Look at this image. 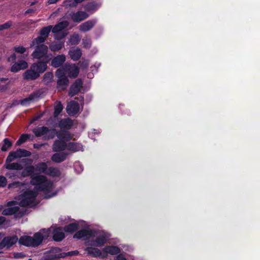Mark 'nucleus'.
I'll return each instance as SVG.
<instances>
[{
  "mask_svg": "<svg viewBox=\"0 0 260 260\" xmlns=\"http://www.w3.org/2000/svg\"><path fill=\"white\" fill-rule=\"evenodd\" d=\"M31 66L39 76L44 73L47 69V62L43 61H38L33 63Z\"/></svg>",
  "mask_w": 260,
  "mask_h": 260,
  "instance_id": "nucleus-15",
  "label": "nucleus"
},
{
  "mask_svg": "<svg viewBox=\"0 0 260 260\" xmlns=\"http://www.w3.org/2000/svg\"><path fill=\"white\" fill-rule=\"evenodd\" d=\"M45 39L42 36L38 37L32 40L30 47L35 46L36 49L32 53L31 56L36 59H41L47 56L48 48L44 44Z\"/></svg>",
  "mask_w": 260,
  "mask_h": 260,
  "instance_id": "nucleus-4",
  "label": "nucleus"
},
{
  "mask_svg": "<svg viewBox=\"0 0 260 260\" xmlns=\"http://www.w3.org/2000/svg\"><path fill=\"white\" fill-rule=\"evenodd\" d=\"M51 228L43 229L35 233L32 237L29 236H21L18 242L20 244L29 247H37L40 245L44 240L47 239L51 236Z\"/></svg>",
  "mask_w": 260,
  "mask_h": 260,
  "instance_id": "nucleus-2",
  "label": "nucleus"
},
{
  "mask_svg": "<svg viewBox=\"0 0 260 260\" xmlns=\"http://www.w3.org/2000/svg\"><path fill=\"white\" fill-rule=\"evenodd\" d=\"M55 76L58 78L57 81V88L60 90L67 88L69 84V79L67 76L62 72V70H57Z\"/></svg>",
  "mask_w": 260,
  "mask_h": 260,
  "instance_id": "nucleus-9",
  "label": "nucleus"
},
{
  "mask_svg": "<svg viewBox=\"0 0 260 260\" xmlns=\"http://www.w3.org/2000/svg\"><path fill=\"white\" fill-rule=\"evenodd\" d=\"M15 151H11L9 153L7 156L5 164H10L13 161L14 159L18 158Z\"/></svg>",
  "mask_w": 260,
  "mask_h": 260,
  "instance_id": "nucleus-40",
  "label": "nucleus"
},
{
  "mask_svg": "<svg viewBox=\"0 0 260 260\" xmlns=\"http://www.w3.org/2000/svg\"><path fill=\"white\" fill-rule=\"evenodd\" d=\"M24 256V254L23 253H17L14 254V257L15 258H18L22 257Z\"/></svg>",
  "mask_w": 260,
  "mask_h": 260,
  "instance_id": "nucleus-56",
  "label": "nucleus"
},
{
  "mask_svg": "<svg viewBox=\"0 0 260 260\" xmlns=\"http://www.w3.org/2000/svg\"><path fill=\"white\" fill-rule=\"evenodd\" d=\"M69 55L72 59L77 60L80 58L82 53L79 48L73 47L70 50Z\"/></svg>",
  "mask_w": 260,
  "mask_h": 260,
  "instance_id": "nucleus-28",
  "label": "nucleus"
},
{
  "mask_svg": "<svg viewBox=\"0 0 260 260\" xmlns=\"http://www.w3.org/2000/svg\"><path fill=\"white\" fill-rule=\"evenodd\" d=\"M29 166L25 167L21 172V176L23 177L30 176V183L32 185L38 186V188L43 191L45 193V198H50L56 194V192H52L53 189V184L52 182L48 180L46 177L41 175H35V166L28 164Z\"/></svg>",
  "mask_w": 260,
  "mask_h": 260,
  "instance_id": "nucleus-1",
  "label": "nucleus"
},
{
  "mask_svg": "<svg viewBox=\"0 0 260 260\" xmlns=\"http://www.w3.org/2000/svg\"><path fill=\"white\" fill-rule=\"evenodd\" d=\"M120 252L119 248L115 246H108L103 248L104 254L103 257H106L108 254L111 255H115L119 253Z\"/></svg>",
  "mask_w": 260,
  "mask_h": 260,
  "instance_id": "nucleus-20",
  "label": "nucleus"
},
{
  "mask_svg": "<svg viewBox=\"0 0 260 260\" xmlns=\"http://www.w3.org/2000/svg\"><path fill=\"white\" fill-rule=\"evenodd\" d=\"M78 253H79V252L77 250L72 251L68 252L67 253L65 252L66 256L76 255H77Z\"/></svg>",
  "mask_w": 260,
  "mask_h": 260,
  "instance_id": "nucleus-52",
  "label": "nucleus"
},
{
  "mask_svg": "<svg viewBox=\"0 0 260 260\" xmlns=\"http://www.w3.org/2000/svg\"><path fill=\"white\" fill-rule=\"evenodd\" d=\"M58 70H62L66 76L68 75L70 78H72L77 77L79 72V69L75 64L66 63Z\"/></svg>",
  "mask_w": 260,
  "mask_h": 260,
  "instance_id": "nucleus-8",
  "label": "nucleus"
},
{
  "mask_svg": "<svg viewBox=\"0 0 260 260\" xmlns=\"http://www.w3.org/2000/svg\"><path fill=\"white\" fill-rule=\"evenodd\" d=\"M59 139L55 141L53 144L52 149L54 152H59L67 149L68 144L67 142L71 139V136L68 133L56 134Z\"/></svg>",
  "mask_w": 260,
  "mask_h": 260,
  "instance_id": "nucleus-6",
  "label": "nucleus"
},
{
  "mask_svg": "<svg viewBox=\"0 0 260 260\" xmlns=\"http://www.w3.org/2000/svg\"><path fill=\"white\" fill-rule=\"evenodd\" d=\"M23 77L24 79L27 80H34L38 78L40 76L30 66V68L23 73Z\"/></svg>",
  "mask_w": 260,
  "mask_h": 260,
  "instance_id": "nucleus-19",
  "label": "nucleus"
},
{
  "mask_svg": "<svg viewBox=\"0 0 260 260\" xmlns=\"http://www.w3.org/2000/svg\"><path fill=\"white\" fill-rule=\"evenodd\" d=\"M41 190L38 186L35 187L34 190L27 189L19 197V205L23 207H32L37 204L36 197L38 195V191Z\"/></svg>",
  "mask_w": 260,
  "mask_h": 260,
  "instance_id": "nucleus-3",
  "label": "nucleus"
},
{
  "mask_svg": "<svg viewBox=\"0 0 260 260\" xmlns=\"http://www.w3.org/2000/svg\"><path fill=\"white\" fill-rule=\"evenodd\" d=\"M82 65L83 68L86 69L88 66V63L87 62H85L84 63H82Z\"/></svg>",
  "mask_w": 260,
  "mask_h": 260,
  "instance_id": "nucleus-57",
  "label": "nucleus"
},
{
  "mask_svg": "<svg viewBox=\"0 0 260 260\" xmlns=\"http://www.w3.org/2000/svg\"><path fill=\"white\" fill-rule=\"evenodd\" d=\"M62 106L60 102H57L55 103L54 106V115L55 117L58 116L62 110Z\"/></svg>",
  "mask_w": 260,
  "mask_h": 260,
  "instance_id": "nucleus-39",
  "label": "nucleus"
},
{
  "mask_svg": "<svg viewBox=\"0 0 260 260\" xmlns=\"http://www.w3.org/2000/svg\"><path fill=\"white\" fill-rule=\"evenodd\" d=\"M15 153L18 158L25 157L30 156L31 154V152L28 150L23 149H18L15 151Z\"/></svg>",
  "mask_w": 260,
  "mask_h": 260,
  "instance_id": "nucleus-32",
  "label": "nucleus"
},
{
  "mask_svg": "<svg viewBox=\"0 0 260 260\" xmlns=\"http://www.w3.org/2000/svg\"><path fill=\"white\" fill-rule=\"evenodd\" d=\"M71 20L77 23H79L87 18L89 15L87 12L82 11L77 12H71L69 14Z\"/></svg>",
  "mask_w": 260,
  "mask_h": 260,
  "instance_id": "nucleus-12",
  "label": "nucleus"
},
{
  "mask_svg": "<svg viewBox=\"0 0 260 260\" xmlns=\"http://www.w3.org/2000/svg\"><path fill=\"white\" fill-rule=\"evenodd\" d=\"M7 179L4 176H0V187H4L7 185Z\"/></svg>",
  "mask_w": 260,
  "mask_h": 260,
  "instance_id": "nucleus-48",
  "label": "nucleus"
},
{
  "mask_svg": "<svg viewBox=\"0 0 260 260\" xmlns=\"http://www.w3.org/2000/svg\"><path fill=\"white\" fill-rule=\"evenodd\" d=\"M69 25V22L67 21H63L58 23L54 27L52 26V32L55 34V38L59 40L63 38L66 36V34L61 33V34H58L62 30L64 29Z\"/></svg>",
  "mask_w": 260,
  "mask_h": 260,
  "instance_id": "nucleus-10",
  "label": "nucleus"
},
{
  "mask_svg": "<svg viewBox=\"0 0 260 260\" xmlns=\"http://www.w3.org/2000/svg\"><path fill=\"white\" fill-rule=\"evenodd\" d=\"M110 236V234L104 231L92 230V234L87 243L91 246L101 247L107 242Z\"/></svg>",
  "mask_w": 260,
  "mask_h": 260,
  "instance_id": "nucleus-5",
  "label": "nucleus"
},
{
  "mask_svg": "<svg viewBox=\"0 0 260 260\" xmlns=\"http://www.w3.org/2000/svg\"><path fill=\"white\" fill-rule=\"evenodd\" d=\"M28 67L26 61L23 60H19L15 63L11 67V71L12 72H17L20 70H24Z\"/></svg>",
  "mask_w": 260,
  "mask_h": 260,
  "instance_id": "nucleus-21",
  "label": "nucleus"
},
{
  "mask_svg": "<svg viewBox=\"0 0 260 260\" xmlns=\"http://www.w3.org/2000/svg\"><path fill=\"white\" fill-rule=\"evenodd\" d=\"M33 11H34V10H33V9H28L27 10H26V11H25V14H27V13H31V12H32Z\"/></svg>",
  "mask_w": 260,
  "mask_h": 260,
  "instance_id": "nucleus-60",
  "label": "nucleus"
},
{
  "mask_svg": "<svg viewBox=\"0 0 260 260\" xmlns=\"http://www.w3.org/2000/svg\"><path fill=\"white\" fill-rule=\"evenodd\" d=\"M3 208V206L2 205H0V210H1Z\"/></svg>",
  "mask_w": 260,
  "mask_h": 260,
  "instance_id": "nucleus-63",
  "label": "nucleus"
},
{
  "mask_svg": "<svg viewBox=\"0 0 260 260\" xmlns=\"http://www.w3.org/2000/svg\"><path fill=\"white\" fill-rule=\"evenodd\" d=\"M80 40V38L78 34H74L72 35L70 40L69 43L72 45L77 44Z\"/></svg>",
  "mask_w": 260,
  "mask_h": 260,
  "instance_id": "nucleus-42",
  "label": "nucleus"
},
{
  "mask_svg": "<svg viewBox=\"0 0 260 260\" xmlns=\"http://www.w3.org/2000/svg\"><path fill=\"white\" fill-rule=\"evenodd\" d=\"M74 167L76 171L78 173L81 172L83 170V166L80 164L79 162H76L74 165Z\"/></svg>",
  "mask_w": 260,
  "mask_h": 260,
  "instance_id": "nucleus-49",
  "label": "nucleus"
},
{
  "mask_svg": "<svg viewBox=\"0 0 260 260\" xmlns=\"http://www.w3.org/2000/svg\"><path fill=\"white\" fill-rule=\"evenodd\" d=\"M33 133L36 136H43L45 140L53 139L57 134V132L55 129H49L45 126L35 128L33 130Z\"/></svg>",
  "mask_w": 260,
  "mask_h": 260,
  "instance_id": "nucleus-7",
  "label": "nucleus"
},
{
  "mask_svg": "<svg viewBox=\"0 0 260 260\" xmlns=\"http://www.w3.org/2000/svg\"><path fill=\"white\" fill-rule=\"evenodd\" d=\"M64 45V43L62 42H53L52 43L49 47L51 51H57L60 50Z\"/></svg>",
  "mask_w": 260,
  "mask_h": 260,
  "instance_id": "nucleus-35",
  "label": "nucleus"
},
{
  "mask_svg": "<svg viewBox=\"0 0 260 260\" xmlns=\"http://www.w3.org/2000/svg\"><path fill=\"white\" fill-rule=\"evenodd\" d=\"M12 25V22L8 21L4 24L0 25V30L6 29L10 28Z\"/></svg>",
  "mask_w": 260,
  "mask_h": 260,
  "instance_id": "nucleus-47",
  "label": "nucleus"
},
{
  "mask_svg": "<svg viewBox=\"0 0 260 260\" xmlns=\"http://www.w3.org/2000/svg\"><path fill=\"white\" fill-rule=\"evenodd\" d=\"M91 44V40L89 39H84L83 40V47L88 48L90 47Z\"/></svg>",
  "mask_w": 260,
  "mask_h": 260,
  "instance_id": "nucleus-50",
  "label": "nucleus"
},
{
  "mask_svg": "<svg viewBox=\"0 0 260 260\" xmlns=\"http://www.w3.org/2000/svg\"><path fill=\"white\" fill-rule=\"evenodd\" d=\"M66 60L64 55H59L55 57L51 61V66L54 68H58L63 64Z\"/></svg>",
  "mask_w": 260,
  "mask_h": 260,
  "instance_id": "nucleus-27",
  "label": "nucleus"
},
{
  "mask_svg": "<svg viewBox=\"0 0 260 260\" xmlns=\"http://www.w3.org/2000/svg\"><path fill=\"white\" fill-rule=\"evenodd\" d=\"M46 174L52 177H56L59 176L60 174V173L59 169L57 168L47 167Z\"/></svg>",
  "mask_w": 260,
  "mask_h": 260,
  "instance_id": "nucleus-34",
  "label": "nucleus"
},
{
  "mask_svg": "<svg viewBox=\"0 0 260 260\" xmlns=\"http://www.w3.org/2000/svg\"><path fill=\"white\" fill-rule=\"evenodd\" d=\"M94 131H95L94 133H97L95 129H94Z\"/></svg>",
  "mask_w": 260,
  "mask_h": 260,
  "instance_id": "nucleus-64",
  "label": "nucleus"
},
{
  "mask_svg": "<svg viewBox=\"0 0 260 260\" xmlns=\"http://www.w3.org/2000/svg\"><path fill=\"white\" fill-rule=\"evenodd\" d=\"M6 175L10 179H15L18 178L17 174L14 172H9L6 174Z\"/></svg>",
  "mask_w": 260,
  "mask_h": 260,
  "instance_id": "nucleus-51",
  "label": "nucleus"
},
{
  "mask_svg": "<svg viewBox=\"0 0 260 260\" xmlns=\"http://www.w3.org/2000/svg\"><path fill=\"white\" fill-rule=\"evenodd\" d=\"M52 30V25H49L46 27H43L40 31V34L42 36H44V37L45 39L46 38L48 37L49 32L51 31V30Z\"/></svg>",
  "mask_w": 260,
  "mask_h": 260,
  "instance_id": "nucleus-37",
  "label": "nucleus"
},
{
  "mask_svg": "<svg viewBox=\"0 0 260 260\" xmlns=\"http://www.w3.org/2000/svg\"><path fill=\"white\" fill-rule=\"evenodd\" d=\"M85 8L87 11L93 13L96 9V7L94 4L90 3L87 4Z\"/></svg>",
  "mask_w": 260,
  "mask_h": 260,
  "instance_id": "nucleus-45",
  "label": "nucleus"
},
{
  "mask_svg": "<svg viewBox=\"0 0 260 260\" xmlns=\"http://www.w3.org/2000/svg\"><path fill=\"white\" fill-rule=\"evenodd\" d=\"M83 82L81 79H77L71 86L69 94L71 96H73L80 91L82 87Z\"/></svg>",
  "mask_w": 260,
  "mask_h": 260,
  "instance_id": "nucleus-18",
  "label": "nucleus"
},
{
  "mask_svg": "<svg viewBox=\"0 0 260 260\" xmlns=\"http://www.w3.org/2000/svg\"><path fill=\"white\" fill-rule=\"evenodd\" d=\"M24 164H31L32 159L30 158H24L21 159L19 162H11L10 164H5V167L9 170H21L23 167L21 163Z\"/></svg>",
  "mask_w": 260,
  "mask_h": 260,
  "instance_id": "nucleus-11",
  "label": "nucleus"
},
{
  "mask_svg": "<svg viewBox=\"0 0 260 260\" xmlns=\"http://www.w3.org/2000/svg\"><path fill=\"white\" fill-rule=\"evenodd\" d=\"M70 153L67 152L56 153L51 156V160L57 163L64 161Z\"/></svg>",
  "mask_w": 260,
  "mask_h": 260,
  "instance_id": "nucleus-23",
  "label": "nucleus"
},
{
  "mask_svg": "<svg viewBox=\"0 0 260 260\" xmlns=\"http://www.w3.org/2000/svg\"><path fill=\"white\" fill-rule=\"evenodd\" d=\"M29 138V135L27 134H22L17 141L16 144L17 145H20L21 144L24 143Z\"/></svg>",
  "mask_w": 260,
  "mask_h": 260,
  "instance_id": "nucleus-43",
  "label": "nucleus"
},
{
  "mask_svg": "<svg viewBox=\"0 0 260 260\" xmlns=\"http://www.w3.org/2000/svg\"><path fill=\"white\" fill-rule=\"evenodd\" d=\"M53 77V73L51 72L46 73L43 77V81L45 83H49L52 82Z\"/></svg>",
  "mask_w": 260,
  "mask_h": 260,
  "instance_id": "nucleus-41",
  "label": "nucleus"
},
{
  "mask_svg": "<svg viewBox=\"0 0 260 260\" xmlns=\"http://www.w3.org/2000/svg\"><path fill=\"white\" fill-rule=\"evenodd\" d=\"M67 150L72 152L82 150V146L79 143H69L68 144Z\"/></svg>",
  "mask_w": 260,
  "mask_h": 260,
  "instance_id": "nucleus-31",
  "label": "nucleus"
},
{
  "mask_svg": "<svg viewBox=\"0 0 260 260\" xmlns=\"http://www.w3.org/2000/svg\"><path fill=\"white\" fill-rule=\"evenodd\" d=\"M73 126V121L70 118H65L59 121L58 126L61 129H69Z\"/></svg>",
  "mask_w": 260,
  "mask_h": 260,
  "instance_id": "nucleus-25",
  "label": "nucleus"
},
{
  "mask_svg": "<svg viewBox=\"0 0 260 260\" xmlns=\"http://www.w3.org/2000/svg\"><path fill=\"white\" fill-rule=\"evenodd\" d=\"M65 257V252H62L61 249L58 247H54L49 250L45 258V260H53L56 258H63Z\"/></svg>",
  "mask_w": 260,
  "mask_h": 260,
  "instance_id": "nucleus-13",
  "label": "nucleus"
},
{
  "mask_svg": "<svg viewBox=\"0 0 260 260\" xmlns=\"http://www.w3.org/2000/svg\"><path fill=\"white\" fill-rule=\"evenodd\" d=\"M16 58V54H13L8 58V61H14V60H15Z\"/></svg>",
  "mask_w": 260,
  "mask_h": 260,
  "instance_id": "nucleus-54",
  "label": "nucleus"
},
{
  "mask_svg": "<svg viewBox=\"0 0 260 260\" xmlns=\"http://www.w3.org/2000/svg\"><path fill=\"white\" fill-rule=\"evenodd\" d=\"M78 226V224L77 223H71L64 228V231L66 232L72 233L77 229Z\"/></svg>",
  "mask_w": 260,
  "mask_h": 260,
  "instance_id": "nucleus-38",
  "label": "nucleus"
},
{
  "mask_svg": "<svg viewBox=\"0 0 260 260\" xmlns=\"http://www.w3.org/2000/svg\"><path fill=\"white\" fill-rule=\"evenodd\" d=\"M96 23V19L88 20L79 26V29L83 32L89 31L94 26Z\"/></svg>",
  "mask_w": 260,
  "mask_h": 260,
  "instance_id": "nucleus-22",
  "label": "nucleus"
},
{
  "mask_svg": "<svg viewBox=\"0 0 260 260\" xmlns=\"http://www.w3.org/2000/svg\"><path fill=\"white\" fill-rule=\"evenodd\" d=\"M13 213V212L11 209H6L3 211V214L5 215H10Z\"/></svg>",
  "mask_w": 260,
  "mask_h": 260,
  "instance_id": "nucleus-53",
  "label": "nucleus"
},
{
  "mask_svg": "<svg viewBox=\"0 0 260 260\" xmlns=\"http://www.w3.org/2000/svg\"><path fill=\"white\" fill-rule=\"evenodd\" d=\"M23 185H24V183H23L20 182L19 181H15L9 184L8 187L9 189L15 188L19 187Z\"/></svg>",
  "mask_w": 260,
  "mask_h": 260,
  "instance_id": "nucleus-44",
  "label": "nucleus"
},
{
  "mask_svg": "<svg viewBox=\"0 0 260 260\" xmlns=\"http://www.w3.org/2000/svg\"><path fill=\"white\" fill-rule=\"evenodd\" d=\"M18 240V239L16 236L6 237L0 243V249H2L4 247L8 248L15 244Z\"/></svg>",
  "mask_w": 260,
  "mask_h": 260,
  "instance_id": "nucleus-14",
  "label": "nucleus"
},
{
  "mask_svg": "<svg viewBox=\"0 0 260 260\" xmlns=\"http://www.w3.org/2000/svg\"><path fill=\"white\" fill-rule=\"evenodd\" d=\"M5 219L3 216H0V225L4 222Z\"/></svg>",
  "mask_w": 260,
  "mask_h": 260,
  "instance_id": "nucleus-58",
  "label": "nucleus"
},
{
  "mask_svg": "<svg viewBox=\"0 0 260 260\" xmlns=\"http://www.w3.org/2000/svg\"><path fill=\"white\" fill-rule=\"evenodd\" d=\"M35 172L38 174L45 173L47 169V164L46 162H41L35 166Z\"/></svg>",
  "mask_w": 260,
  "mask_h": 260,
  "instance_id": "nucleus-30",
  "label": "nucleus"
},
{
  "mask_svg": "<svg viewBox=\"0 0 260 260\" xmlns=\"http://www.w3.org/2000/svg\"><path fill=\"white\" fill-rule=\"evenodd\" d=\"M84 0H65L63 5L66 8L76 7L78 3H81Z\"/></svg>",
  "mask_w": 260,
  "mask_h": 260,
  "instance_id": "nucleus-33",
  "label": "nucleus"
},
{
  "mask_svg": "<svg viewBox=\"0 0 260 260\" xmlns=\"http://www.w3.org/2000/svg\"><path fill=\"white\" fill-rule=\"evenodd\" d=\"M35 4H36V2H32V3H31V6H32V5H35Z\"/></svg>",
  "mask_w": 260,
  "mask_h": 260,
  "instance_id": "nucleus-62",
  "label": "nucleus"
},
{
  "mask_svg": "<svg viewBox=\"0 0 260 260\" xmlns=\"http://www.w3.org/2000/svg\"><path fill=\"white\" fill-rule=\"evenodd\" d=\"M14 50L16 53L23 54L26 51V49L23 46H17L14 47Z\"/></svg>",
  "mask_w": 260,
  "mask_h": 260,
  "instance_id": "nucleus-46",
  "label": "nucleus"
},
{
  "mask_svg": "<svg viewBox=\"0 0 260 260\" xmlns=\"http://www.w3.org/2000/svg\"><path fill=\"white\" fill-rule=\"evenodd\" d=\"M79 110V104L75 101L70 102L67 107V112L71 116L76 114Z\"/></svg>",
  "mask_w": 260,
  "mask_h": 260,
  "instance_id": "nucleus-16",
  "label": "nucleus"
},
{
  "mask_svg": "<svg viewBox=\"0 0 260 260\" xmlns=\"http://www.w3.org/2000/svg\"><path fill=\"white\" fill-rule=\"evenodd\" d=\"M92 234L91 230H82L77 232L74 236V237L77 239L85 238L89 240L90 235Z\"/></svg>",
  "mask_w": 260,
  "mask_h": 260,
  "instance_id": "nucleus-24",
  "label": "nucleus"
},
{
  "mask_svg": "<svg viewBox=\"0 0 260 260\" xmlns=\"http://www.w3.org/2000/svg\"><path fill=\"white\" fill-rule=\"evenodd\" d=\"M64 238V234L61 228H58L54 230L53 238L54 241H60Z\"/></svg>",
  "mask_w": 260,
  "mask_h": 260,
  "instance_id": "nucleus-29",
  "label": "nucleus"
},
{
  "mask_svg": "<svg viewBox=\"0 0 260 260\" xmlns=\"http://www.w3.org/2000/svg\"><path fill=\"white\" fill-rule=\"evenodd\" d=\"M117 260H126V259L122 254H120L117 255Z\"/></svg>",
  "mask_w": 260,
  "mask_h": 260,
  "instance_id": "nucleus-55",
  "label": "nucleus"
},
{
  "mask_svg": "<svg viewBox=\"0 0 260 260\" xmlns=\"http://www.w3.org/2000/svg\"><path fill=\"white\" fill-rule=\"evenodd\" d=\"M41 94L39 92H35L29 95L28 97L20 101V104L24 106L29 105L31 103L37 100Z\"/></svg>",
  "mask_w": 260,
  "mask_h": 260,
  "instance_id": "nucleus-17",
  "label": "nucleus"
},
{
  "mask_svg": "<svg viewBox=\"0 0 260 260\" xmlns=\"http://www.w3.org/2000/svg\"><path fill=\"white\" fill-rule=\"evenodd\" d=\"M85 251L87 252L88 254L91 255L93 257L103 258V249L102 250H100L99 249L95 247H87L85 249Z\"/></svg>",
  "mask_w": 260,
  "mask_h": 260,
  "instance_id": "nucleus-26",
  "label": "nucleus"
},
{
  "mask_svg": "<svg viewBox=\"0 0 260 260\" xmlns=\"http://www.w3.org/2000/svg\"><path fill=\"white\" fill-rule=\"evenodd\" d=\"M3 142L4 144L1 147V150L2 151H6L9 148L12 146V143L8 138L4 139Z\"/></svg>",
  "mask_w": 260,
  "mask_h": 260,
  "instance_id": "nucleus-36",
  "label": "nucleus"
},
{
  "mask_svg": "<svg viewBox=\"0 0 260 260\" xmlns=\"http://www.w3.org/2000/svg\"><path fill=\"white\" fill-rule=\"evenodd\" d=\"M83 102V98L82 97H81L80 98V104H82Z\"/></svg>",
  "mask_w": 260,
  "mask_h": 260,
  "instance_id": "nucleus-61",
  "label": "nucleus"
},
{
  "mask_svg": "<svg viewBox=\"0 0 260 260\" xmlns=\"http://www.w3.org/2000/svg\"><path fill=\"white\" fill-rule=\"evenodd\" d=\"M43 144L38 145V144H35L34 145V147L35 148H37V149H38V148H39L41 146H43Z\"/></svg>",
  "mask_w": 260,
  "mask_h": 260,
  "instance_id": "nucleus-59",
  "label": "nucleus"
}]
</instances>
